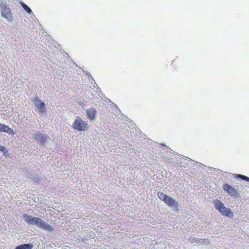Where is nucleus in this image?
<instances>
[{
  "label": "nucleus",
  "mask_w": 249,
  "mask_h": 249,
  "mask_svg": "<svg viewBox=\"0 0 249 249\" xmlns=\"http://www.w3.org/2000/svg\"><path fill=\"white\" fill-rule=\"evenodd\" d=\"M33 138L40 145L46 147L48 149H51L54 146L53 141L47 136L40 131H36L33 134Z\"/></svg>",
  "instance_id": "1"
},
{
  "label": "nucleus",
  "mask_w": 249,
  "mask_h": 249,
  "mask_svg": "<svg viewBox=\"0 0 249 249\" xmlns=\"http://www.w3.org/2000/svg\"><path fill=\"white\" fill-rule=\"evenodd\" d=\"M73 128L78 131H85L88 129V125L86 121H83L79 117H77L72 124Z\"/></svg>",
  "instance_id": "2"
},
{
  "label": "nucleus",
  "mask_w": 249,
  "mask_h": 249,
  "mask_svg": "<svg viewBox=\"0 0 249 249\" xmlns=\"http://www.w3.org/2000/svg\"><path fill=\"white\" fill-rule=\"evenodd\" d=\"M0 7L1 8V16L3 18H6L8 20H12V16L11 12V9L8 7L2 0H0Z\"/></svg>",
  "instance_id": "3"
},
{
  "label": "nucleus",
  "mask_w": 249,
  "mask_h": 249,
  "mask_svg": "<svg viewBox=\"0 0 249 249\" xmlns=\"http://www.w3.org/2000/svg\"><path fill=\"white\" fill-rule=\"evenodd\" d=\"M35 226L44 230L49 231H52L53 230V228L51 225L43 221L40 218H38L37 219Z\"/></svg>",
  "instance_id": "4"
},
{
  "label": "nucleus",
  "mask_w": 249,
  "mask_h": 249,
  "mask_svg": "<svg viewBox=\"0 0 249 249\" xmlns=\"http://www.w3.org/2000/svg\"><path fill=\"white\" fill-rule=\"evenodd\" d=\"M33 103L37 108V110L40 113H44L46 111L45 104L41 101V100L38 97H36L33 100Z\"/></svg>",
  "instance_id": "5"
},
{
  "label": "nucleus",
  "mask_w": 249,
  "mask_h": 249,
  "mask_svg": "<svg viewBox=\"0 0 249 249\" xmlns=\"http://www.w3.org/2000/svg\"><path fill=\"white\" fill-rule=\"evenodd\" d=\"M165 203L174 210L178 211V202L172 197L168 196L166 198Z\"/></svg>",
  "instance_id": "6"
},
{
  "label": "nucleus",
  "mask_w": 249,
  "mask_h": 249,
  "mask_svg": "<svg viewBox=\"0 0 249 249\" xmlns=\"http://www.w3.org/2000/svg\"><path fill=\"white\" fill-rule=\"evenodd\" d=\"M223 188L225 192L228 193L232 196H235L238 195L236 189L227 183H224L223 185Z\"/></svg>",
  "instance_id": "7"
},
{
  "label": "nucleus",
  "mask_w": 249,
  "mask_h": 249,
  "mask_svg": "<svg viewBox=\"0 0 249 249\" xmlns=\"http://www.w3.org/2000/svg\"><path fill=\"white\" fill-rule=\"evenodd\" d=\"M23 219L27 224L32 225H35L37 219L38 217H33L32 215L27 214H24L22 216Z\"/></svg>",
  "instance_id": "8"
},
{
  "label": "nucleus",
  "mask_w": 249,
  "mask_h": 249,
  "mask_svg": "<svg viewBox=\"0 0 249 249\" xmlns=\"http://www.w3.org/2000/svg\"><path fill=\"white\" fill-rule=\"evenodd\" d=\"M189 241L192 244L193 243H197L200 244H208L210 243V241L206 238L201 239V238H197L196 237H190L189 238Z\"/></svg>",
  "instance_id": "9"
},
{
  "label": "nucleus",
  "mask_w": 249,
  "mask_h": 249,
  "mask_svg": "<svg viewBox=\"0 0 249 249\" xmlns=\"http://www.w3.org/2000/svg\"><path fill=\"white\" fill-rule=\"evenodd\" d=\"M0 132L7 133L10 135H14V130L9 128L8 126L0 123Z\"/></svg>",
  "instance_id": "10"
},
{
  "label": "nucleus",
  "mask_w": 249,
  "mask_h": 249,
  "mask_svg": "<svg viewBox=\"0 0 249 249\" xmlns=\"http://www.w3.org/2000/svg\"><path fill=\"white\" fill-rule=\"evenodd\" d=\"M219 213H221L223 215H225L228 217H232L233 214L230 208H227L224 206L219 211Z\"/></svg>",
  "instance_id": "11"
},
{
  "label": "nucleus",
  "mask_w": 249,
  "mask_h": 249,
  "mask_svg": "<svg viewBox=\"0 0 249 249\" xmlns=\"http://www.w3.org/2000/svg\"><path fill=\"white\" fill-rule=\"evenodd\" d=\"M88 117L91 120L95 118V110L93 108H90L86 110Z\"/></svg>",
  "instance_id": "12"
},
{
  "label": "nucleus",
  "mask_w": 249,
  "mask_h": 249,
  "mask_svg": "<svg viewBox=\"0 0 249 249\" xmlns=\"http://www.w3.org/2000/svg\"><path fill=\"white\" fill-rule=\"evenodd\" d=\"M33 245L30 244H23L17 246L15 249H32Z\"/></svg>",
  "instance_id": "13"
},
{
  "label": "nucleus",
  "mask_w": 249,
  "mask_h": 249,
  "mask_svg": "<svg viewBox=\"0 0 249 249\" xmlns=\"http://www.w3.org/2000/svg\"><path fill=\"white\" fill-rule=\"evenodd\" d=\"M213 204L215 208L218 211L221 210L222 207H223L224 205L223 203H222L219 200L216 199L213 201Z\"/></svg>",
  "instance_id": "14"
},
{
  "label": "nucleus",
  "mask_w": 249,
  "mask_h": 249,
  "mask_svg": "<svg viewBox=\"0 0 249 249\" xmlns=\"http://www.w3.org/2000/svg\"><path fill=\"white\" fill-rule=\"evenodd\" d=\"M157 196L160 198V200L163 201L164 202L166 200V198L168 197V196L164 194L162 192H158Z\"/></svg>",
  "instance_id": "15"
},
{
  "label": "nucleus",
  "mask_w": 249,
  "mask_h": 249,
  "mask_svg": "<svg viewBox=\"0 0 249 249\" xmlns=\"http://www.w3.org/2000/svg\"><path fill=\"white\" fill-rule=\"evenodd\" d=\"M20 4L22 6V8L29 14H32V11L31 8L24 2H20Z\"/></svg>",
  "instance_id": "16"
},
{
  "label": "nucleus",
  "mask_w": 249,
  "mask_h": 249,
  "mask_svg": "<svg viewBox=\"0 0 249 249\" xmlns=\"http://www.w3.org/2000/svg\"><path fill=\"white\" fill-rule=\"evenodd\" d=\"M236 177L238 178H239L242 180H244L248 182H249V178L246 176L241 175V174H237L236 175Z\"/></svg>",
  "instance_id": "17"
},
{
  "label": "nucleus",
  "mask_w": 249,
  "mask_h": 249,
  "mask_svg": "<svg viewBox=\"0 0 249 249\" xmlns=\"http://www.w3.org/2000/svg\"><path fill=\"white\" fill-rule=\"evenodd\" d=\"M0 151L3 152L4 155L5 156L6 154L8 152L6 148L4 146L0 145Z\"/></svg>",
  "instance_id": "18"
}]
</instances>
